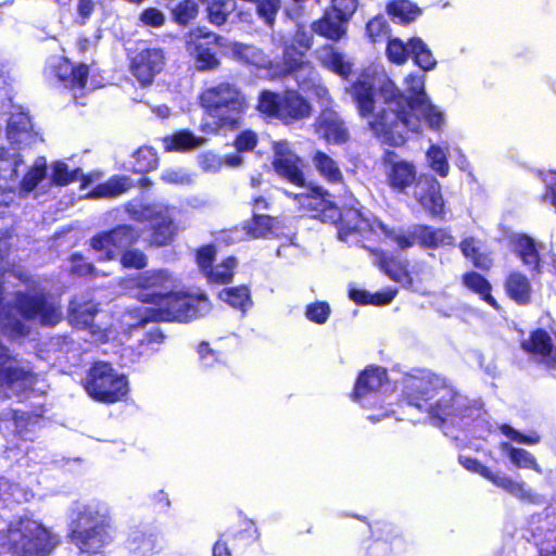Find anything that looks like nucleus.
Wrapping results in <instances>:
<instances>
[{"mask_svg": "<svg viewBox=\"0 0 556 556\" xmlns=\"http://www.w3.org/2000/svg\"><path fill=\"white\" fill-rule=\"evenodd\" d=\"M401 400L419 410L426 409L440 428L470 418L473 412L470 402L452 383L429 370H416L404 377Z\"/></svg>", "mask_w": 556, "mask_h": 556, "instance_id": "obj_1", "label": "nucleus"}, {"mask_svg": "<svg viewBox=\"0 0 556 556\" xmlns=\"http://www.w3.org/2000/svg\"><path fill=\"white\" fill-rule=\"evenodd\" d=\"M405 91L397 87L390 88L386 92L387 106L379 114L376 121L381 128L394 130L397 135L408 138L410 132H418L420 118L415 111L429 99L425 88L422 75L408 74L405 77Z\"/></svg>", "mask_w": 556, "mask_h": 556, "instance_id": "obj_2", "label": "nucleus"}, {"mask_svg": "<svg viewBox=\"0 0 556 556\" xmlns=\"http://www.w3.org/2000/svg\"><path fill=\"white\" fill-rule=\"evenodd\" d=\"M200 100L201 105L213 118L212 125H202L204 131L206 128H211L213 132L238 129L248 109L245 97L230 83H220L205 89Z\"/></svg>", "mask_w": 556, "mask_h": 556, "instance_id": "obj_3", "label": "nucleus"}, {"mask_svg": "<svg viewBox=\"0 0 556 556\" xmlns=\"http://www.w3.org/2000/svg\"><path fill=\"white\" fill-rule=\"evenodd\" d=\"M138 298L143 303L154 305L147 309V316L141 319L142 324L148 321L188 323L201 317L210 306L204 294L153 291Z\"/></svg>", "mask_w": 556, "mask_h": 556, "instance_id": "obj_4", "label": "nucleus"}, {"mask_svg": "<svg viewBox=\"0 0 556 556\" xmlns=\"http://www.w3.org/2000/svg\"><path fill=\"white\" fill-rule=\"evenodd\" d=\"M381 90L382 101L377 106L378 87L370 76L358 77L351 84V98L355 104L358 115L367 119V129L381 143L391 148H400L406 144L407 137L397 135L392 129L381 128L376 122L386 104V92Z\"/></svg>", "mask_w": 556, "mask_h": 556, "instance_id": "obj_5", "label": "nucleus"}, {"mask_svg": "<svg viewBox=\"0 0 556 556\" xmlns=\"http://www.w3.org/2000/svg\"><path fill=\"white\" fill-rule=\"evenodd\" d=\"M68 536L81 553L102 556V549L113 541L111 518L85 506L72 520Z\"/></svg>", "mask_w": 556, "mask_h": 556, "instance_id": "obj_6", "label": "nucleus"}, {"mask_svg": "<svg viewBox=\"0 0 556 556\" xmlns=\"http://www.w3.org/2000/svg\"><path fill=\"white\" fill-rule=\"evenodd\" d=\"M256 110L261 115L279 119L283 125L308 118L313 112L309 101L295 89H286L282 92L261 90Z\"/></svg>", "mask_w": 556, "mask_h": 556, "instance_id": "obj_7", "label": "nucleus"}, {"mask_svg": "<svg viewBox=\"0 0 556 556\" xmlns=\"http://www.w3.org/2000/svg\"><path fill=\"white\" fill-rule=\"evenodd\" d=\"M81 386L92 400L102 404L121 402L129 391L127 377L105 361L91 363Z\"/></svg>", "mask_w": 556, "mask_h": 556, "instance_id": "obj_8", "label": "nucleus"}, {"mask_svg": "<svg viewBox=\"0 0 556 556\" xmlns=\"http://www.w3.org/2000/svg\"><path fill=\"white\" fill-rule=\"evenodd\" d=\"M54 544L53 535L42 525L24 519L12 532L10 548L15 556H47Z\"/></svg>", "mask_w": 556, "mask_h": 556, "instance_id": "obj_9", "label": "nucleus"}, {"mask_svg": "<svg viewBox=\"0 0 556 556\" xmlns=\"http://www.w3.org/2000/svg\"><path fill=\"white\" fill-rule=\"evenodd\" d=\"M271 167L282 180L299 187L307 186V163L300 156L287 140H277L271 143Z\"/></svg>", "mask_w": 556, "mask_h": 556, "instance_id": "obj_10", "label": "nucleus"}, {"mask_svg": "<svg viewBox=\"0 0 556 556\" xmlns=\"http://www.w3.org/2000/svg\"><path fill=\"white\" fill-rule=\"evenodd\" d=\"M140 239L139 230L128 224H121L112 229L99 231L90 238V247L102 253L100 261H113L127 248L135 245Z\"/></svg>", "mask_w": 556, "mask_h": 556, "instance_id": "obj_11", "label": "nucleus"}, {"mask_svg": "<svg viewBox=\"0 0 556 556\" xmlns=\"http://www.w3.org/2000/svg\"><path fill=\"white\" fill-rule=\"evenodd\" d=\"M222 41L220 35L202 27L189 33L186 48L199 71L206 72L219 67L220 60L217 50L223 46Z\"/></svg>", "mask_w": 556, "mask_h": 556, "instance_id": "obj_12", "label": "nucleus"}, {"mask_svg": "<svg viewBox=\"0 0 556 556\" xmlns=\"http://www.w3.org/2000/svg\"><path fill=\"white\" fill-rule=\"evenodd\" d=\"M370 539L366 547L368 556H390L404 554L409 549L410 541L395 525L376 521L370 528Z\"/></svg>", "mask_w": 556, "mask_h": 556, "instance_id": "obj_13", "label": "nucleus"}, {"mask_svg": "<svg viewBox=\"0 0 556 556\" xmlns=\"http://www.w3.org/2000/svg\"><path fill=\"white\" fill-rule=\"evenodd\" d=\"M16 308L23 318L33 320L39 318L43 326H55L62 319L60 308L50 301L47 291L17 292L15 296Z\"/></svg>", "mask_w": 556, "mask_h": 556, "instance_id": "obj_14", "label": "nucleus"}, {"mask_svg": "<svg viewBox=\"0 0 556 556\" xmlns=\"http://www.w3.org/2000/svg\"><path fill=\"white\" fill-rule=\"evenodd\" d=\"M388 187L394 192H405L418 179L417 168L412 161L399 159L394 150L386 149L381 155Z\"/></svg>", "mask_w": 556, "mask_h": 556, "instance_id": "obj_15", "label": "nucleus"}, {"mask_svg": "<svg viewBox=\"0 0 556 556\" xmlns=\"http://www.w3.org/2000/svg\"><path fill=\"white\" fill-rule=\"evenodd\" d=\"M166 55L163 48L146 47L137 51L129 62V70L137 81L146 87L164 70Z\"/></svg>", "mask_w": 556, "mask_h": 556, "instance_id": "obj_16", "label": "nucleus"}, {"mask_svg": "<svg viewBox=\"0 0 556 556\" xmlns=\"http://www.w3.org/2000/svg\"><path fill=\"white\" fill-rule=\"evenodd\" d=\"M458 460L465 469L480 475L508 494L514 495L521 501H533L534 495L530 491L526 490L523 481H514L506 475L495 473L475 457L459 456Z\"/></svg>", "mask_w": 556, "mask_h": 556, "instance_id": "obj_17", "label": "nucleus"}, {"mask_svg": "<svg viewBox=\"0 0 556 556\" xmlns=\"http://www.w3.org/2000/svg\"><path fill=\"white\" fill-rule=\"evenodd\" d=\"M330 193L323 186L311 185L306 193L294 194L302 207L306 210L313 218L323 223H329L337 217L336 203L329 199Z\"/></svg>", "mask_w": 556, "mask_h": 556, "instance_id": "obj_18", "label": "nucleus"}, {"mask_svg": "<svg viewBox=\"0 0 556 556\" xmlns=\"http://www.w3.org/2000/svg\"><path fill=\"white\" fill-rule=\"evenodd\" d=\"M35 378L34 371L21 366L9 348L0 343V389L11 390L15 386L31 383Z\"/></svg>", "mask_w": 556, "mask_h": 556, "instance_id": "obj_19", "label": "nucleus"}, {"mask_svg": "<svg viewBox=\"0 0 556 556\" xmlns=\"http://www.w3.org/2000/svg\"><path fill=\"white\" fill-rule=\"evenodd\" d=\"M389 381L386 368L378 365H368L356 377L351 400L365 406L364 401L372 395H377L380 389Z\"/></svg>", "mask_w": 556, "mask_h": 556, "instance_id": "obj_20", "label": "nucleus"}, {"mask_svg": "<svg viewBox=\"0 0 556 556\" xmlns=\"http://www.w3.org/2000/svg\"><path fill=\"white\" fill-rule=\"evenodd\" d=\"M520 348L527 354L539 357L546 369L556 371V346L547 330L533 329L528 339L520 342Z\"/></svg>", "mask_w": 556, "mask_h": 556, "instance_id": "obj_21", "label": "nucleus"}, {"mask_svg": "<svg viewBox=\"0 0 556 556\" xmlns=\"http://www.w3.org/2000/svg\"><path fill=\"white\" fill-rule=\"evenodd\" d=\"M315 131L327 143L342 146L350 140V130L345 122L333 110H324L316 118Z\"/></svg>", "mask_w": 556, "mask_h": 556, "instance_id": "obj_22", "label": "nucleus"}, {"mask_svg": "<svg viewBox=\"0 0 556 556\" xmlns=\"http://www.w3.org/2000/svg\"><path fill=\"white\" fill-rule=\"evenodd\" d=\"M51 73L65 88L83 90L87 87L89 66L85 63L74 64L67 58L61 56L51 66Z\"/></svg>", "mask_w": 556, "mask_h": 556, "instance_id": "obj_23", "label": "nucleus"}, {"mask_svg": "<svg viewBox=\"0 0 556 556\" xmlns=\"http://www.w3.org/2000/svg\"><path fill=\"white\" fill-rule=\"evenodd\" d=\"M337 217L329 220L338 228V238L346 241L348 237L353 233H361L369 226L367 217L362 210L353 205H344L339 207L336 204Z\"/></svg>", "mask_w": 556, "mask_h": 556, "instance_id": "obj_24", "label": "nucleus"}, {"mask_svg": "<svg viewBox=\"0 0 556 556\" xmlns=\"http://www.w3.org/2000/svg\"><path fill=\"white\" fill-rule=\"evenodd\" d=\"M375 254L377 256V265L386 276L402 287H413L414 279L409 270L408 261L390 255L382 250L377 251Z\"/></svg>", "mask_w": 556, "mask_h": 556, "instance_id": "obj_25", "label": "nucleus"}, {"mask_svg": "<svg viewBox=\"0 0 556 556\" xmlns=\"http://www.w3.org/2000/svg\"><path fill=\"white\" fill-rule=\"evenodd\" d=\"M136 220H143L141 217H135ZM144 219L150 222V244L154 247H165L172 243L177 229L174 219L161 212H152Z\"/></svg>", "mask_w": 556, "mask_h": 556, "instance_id": "obj_26", "label": "nucleus"}, {"mask_svg": "<svg viewBox=\"0 0 556 556\" xmlns=\"http://www.w3.org/2000/svg\"><path fill=\"white\" fill-rule=\"evenodd\" d=\"M424 190L418 197L420 205L434 218H443L445 214V203L442 195V187L433 176H421Z\"/></svg>", "mask_w": 556, "mask_h": 556, "instance_id": "obj_27", "label": "nucleus"}, {"mask_svg": "<svg viewBox=\"0 0 556 556\" xmlns=\"http://www.w3.org/2000/svg\"><path fill=\"white\" fill-rule=\"evenodd\" d=\"M462 286L470 293L478 295V298L498 311L501 308L498 302L493 296V287L491 281L481 273L469 269L465 271L460 277Z\"/></svg>", "mask_w": 556, "mask_h": 556, "instance_id": "obj_28", "label": "nucleus"}, {"mask_svg": "<svg viewBox=\"0 0 556 556\" xmlns=\"http://www.w3.org/2000/svg\"><path fill=\"white\" fill-rule=\"evenodd\" d=\"M504 290L506 295L518 305L525 306L531 302V282L527 275L519 270H511L506 275Z\"/></svg>", "mask_w": 556, "mask_h": 556, "instance_id": "obj_29", "label": "nucleus"}, {"mask_svg": "<svg viewBox=\"0 0 556 556\" xmlns=\"http://www.w3.org/2000/svg\"><path fill=\"white\" fill-rule=\"evenodd\" d=\"M126 548L132 556H153L161 552L162 545L155 533L136 529L128 535Z\"/></svg>", "mask_w": 556, "mask_h": 556, "instance_id": "obj_30", "label": "nucleus"}, {"mask_svg": "<svg viewBox=\"0 0 556 556\" xmlns=\"http://www.w3.org/2000/svg\"><path fill=\"white\" fill-rule=\"evenodd\" d=\"M348 22L341 21L337 13L326 9L321 16L312 23L311 28L319 37L339 41L346 34Z\"/></svg>", "mask_w": 556, "mask_h": 556, "instance_id": "obj_31", "label": "nucleus"}, {"mask_svg": "<svg viewBox=\"0 0 556 556\" xmlns=\"http://www.w3.org/2000/svg\"><path fill=\"white\" fill-rule=\"evenodd\" d=\"M458 248L463 256L470 261L471 265L482 271L489 273L494 266L492 252H483L480 250V241L472 237H465L458 243Z\"/></svg>", "mask_w": 556, "mask_h": 556, "instance_id": "obj_32", "label": "nucleus"}, {"mask_svg": "<svg viewBox=\"0 0 556 556\" xmlns=\"http://www.w3.org/2000/svg\"><path fill=\"white\" fill-rule=\"evenodd\" d=\"M256 539L257 531L255 527L249 526L232 534L229 544L226 541L218 540L213 546V556H231L230 547L235 551H241L252 545Z\"/></svg>", "mask_w": 556, "mask_h": 556, "instance_id": "obj_33", "label": "nucleus"}, {"mask_svg": "<svg viewBox=\"0 0 556 556\" xmlns=\"http://www.w3.org/2000/svg\"><path fill=\"white\" fill-rule=\"evenodd\" d=\"M31 132L33 124L26 112L16 111L10 114L5 127V135L12 144L20 146L30 137Z\"/></svg>", "mask_w": 556, "mask_h": 556, "instance_id": "obj_34", "label": "nucleus"}, {"mask_svg": "<svg viewBox=\"0 0 556 556\" xmlns=\"http://www.w3.org/2000/svg\"><path fill=\"white\" fill-rule=\"evenodd\" d=\"M417 242L426 249H438L443 245H455V238L444 228H433L429 225L416 227Z\"/></svg>", "mask_w": 556, "mask_h": 556, "instance_id": "obj_35", "label": "nucleus"}, {"mask_svg": "<svg viewBox=\"0 0 556 556\" xmlns=\"http://www.w3.org/2000/svg\"><path fill=\"white\" fill-rule=\"evenodd\" d=\"M98 312V305L91 301L81 302L73 299L70 301L67 314L71 321L76 326L90 328Z\"/></svg>", "mask_w": 556, "mask_h": 556, "instance_id": "obj_36", "label": "nucleus"}, {"mask_svg": "<svg viewBox=\"0 0 556 556\" xmlns=\"http://www.w3.org/2000/svg\"><path fill=\"white\" fill-rule=\"evenodd\" d=\"M312 162L318 174L330 184H341L343 174L338 163L326 152L317 150L312 155Z\"/></svg>", "mask_w": 556, "mask_h": 556, "instance_id": "obj_37", "label": "nucleus"}, {"mask_svg": "<svg viewBox=\"0 0 556 556\" xmlns=\"http://www.w3.org/2000/svg\"><path fill=\"white\" fill-rule=\"evenodd\" d=\"M163 142L166 151L185 152L201 146L203 139L189 129H181L164 137Z\"/></svg>", "mask_w": 556, "mask_h": 556, "instance_id": "obj_38", "label": "nucleus"}, {"mask_svg": "<svg viewBox=\"0 0 556 556\" xmlns=\"http://www.w3.org/2000/svg\"><path fill=\"white\" fill-rule=\"evenodd\" d=\"M52 184L59 187L71 185L77 180L81 181V186L86 187L90 182V178L81 173L80 168L70 169L68 165L63 161H56L52 165Z\"/></svg>", "mask_w": 556, "mask_h": 556, "instance_id": "obj_39", "label": "nucleus"}, {"mask_svg": "<svg viewBox=\"0 0 556 556\" xmlns=\"http://www.w3.org/2000/svg\"><path fill=\"white\" fill-rule=\"evenodd\" d=\"M281 63L283 73L287 75L295 74L300 70H313L311 62L306 59V52L295 45L285 46Z\"/></svg>", "mask_w": 556, "mask_h": 556, "instance_id": "obj_40", "label": "nucleus"}, {"mask_svg": "<svg viewBox=\"0 0 556 556\" xmlns=\"http://www.w3.org/2000/svg\"><path fill=\"white\" fill-rule=\"evenodd\" d=\"M323 50L325 53L320 58L321 65L334 74L348 78L352 68L351 63L344 59V55L332 45H325Z\"/></svg>", "mask_w": 556, "mask_h": 556, "instance_id": "obj_41", "label": "nucleus"}, {"mask_svg": "<svg viewBox=\"0 0 556 556\" xmlns=\"http://www.w3.org/2000/svg\"><path fill=\"white\" fill-rule=\"evenodd\" d=\"M169 10L170 20L179 27H188L199 15V4L195 0H178Z\"/></svg>", "mask_w": 556, "mask_h": 556, "instance_id": "obj_42", "label": "nucleus"}, {"mask_svg": "<svg viewBox=\"0 0 556 556\" xmlns=\"http://www.w3.org/2000/svg\"><path fill=\"white\" fill-rule=\"evenodd\" d=\"M46 176L47 162L43 156H39L34 161L22 179H17V187L21 192L29 193L38 187V185L46 178Z\"/></svg>", "mask_w": 556, "mask_h": 556, "instance_id": "obj_43", "label": "nucleus"}, {"mask_svg": "<svg viewBox=\"0 0 556 556\" xmlns=\"http://www.w3.org/2000/svg\"><path fill=\"white\" fill-rule=\"evenodd\" d=\"M24 163L21 153H15L11 162L0 165V195L14 192L17 187L18 167Z\"/></svg>", "mask_w": 556, "mask_h": 556, "instance_id": "obj_44", "label": "nucleus"}, {"mask_svg": "<svg viewBox=\"0 0 556 556\" xmlns=\"http://www.w3.org/2000/svg\"><path fill=\"white\" fill-rule=\"evenodd\" d=\"M168 276L165 270L157 269V270H146L143 273L138 274L132 279V288H136L138 290H141L142 292L139 294V296L143 293H150V292H161L160 289L165 285L167 281Z\"/></svg>", "mask_w": 556, "mask_h": 556, "instance_id": "obj_45", "label": "nucleus"}, {"mask_svg": "<svg viewBox=\"0 0 556 556\" xmlns=\"http://www.w3.org/2000/svg\"><path fill=\"white\" fill-rule=\"evenodd\" d=\"M132 159L131 166L128 168L130 173L144 175L159 167L157 153L151 147L143 146L138 148Z\"/></svg>", "mask_w": 556, "mask_h": 556, "instance_id": "obj_46", "label": "nucleus"}, {"mask_svg": "<svg viewBox=\"0 0 556 556\" xmlns=\"http://www.w3.org/2000/svg\"><path fill=\"white\" fill-rule=\"evenodd\" d=\"M500 450L507 454L510 462L517 468L531 469L535 472L541 473L542 469L536 462V458L527 450L515 447L508 442H502L500 444Z\"/></svg>", "mask_w": 556, "mask_h": 556, "instance_id": "obj_47", "label": "nucleus"}, {"mask_svg": "<svg viewBox=\"0 0 556 556\" xmlns=\"http://www.w3.org/2000/svg\"><path fill=\"white\" fill-rule=\"evenodd\" d=\"M516 254L522 263L534 270L540 268V254L536 250L534 240L528 235H519L515 239Z\"/></svg>", "mask_w": 556, "mask_h": 556, "instance_id": "obj_48", "label": "nucleus"}, {"mask_svg": "<svg viewBox=\"0 0 556 556\" xmlns=\"http://www.w3.org/2000/svg\"><path fill=\"white\" fill-rule=\"evenodd\" d=\"M219 299L240 311H247L252 305L250 289L244 286L225 288L219 292Z\"/></svg>", "mask_w": 556, "mask_h": 556, "instance_id": "obj_49", "label": "nucleus"}, {"mask_svg": "<svg viewBox=\"0 0 556 556\" xmlns=\"http://www.w3.org/2000/svg\"><path fill=\"white\" fill-rule=\"evenodd\" d=\"M136 184L127 176L114 175L108 181L99 184L93 193L98 197H115L135 187Z\"/></svg>", "mask_w": 556, "mask_h": 556, "instance_id": "obj_50", "label": "nucleus"}, {"mask_svg": "<svg viewBox=\"0 0 556 556\" xmlns=\"http://www.w3.org/2000/svg\"><path fill=\"white\" fill-rule=\"evenodd\" d=\"M410 56L414 63L424 71H431L435 67L437 61L431 50L420 37L410 38Z\"/></svg>", "mask_w": 556, "mask_h": 556, "instance_id": "obj_51", "label": "nucleus"}, {"mask_svg": "<svg viewBox=\"0 0 556 556\" xmlns=\"http://www.w3.org/2000/svg\"><path fill=\"white\" fill-rule=\"evenodd\" d=\"M275 218L267 214L253 213L250 220L247 222L243 229L252 238H266L273 232Z\"/></svg>", "mask_w": 556, "mask_h": 556, "instance_id": "obj_52", "label": "nucleus"}, {"mask_svg": "<svg viewBox=\"0 0 556 556\" xmlns=\"http://www.w3.org/2000/svg\"><path fill=\"white\" fill-rule=\"evenodd\" d=\"M233 0H211L206 8L207 20L215 26L224 25L233 11Z\"/></svg>", "mask_w": 556, "mask_h": 556, "instance_id": "obj_53", "label": "nucleus"}, {"mask_svg": "<svg viewBox=\"0 0 556 556\" xmlns=\"http://www.w3.org/2000/svg\"><path fill=\"white\" fill-rule=\"evenodd\" d=\"M238 261L230 255L223 260L213 270H210L207 280L213 283L228 285L231 282Z\"/></svg>", "mask_w": 556, "mask_h": 556, "instance_id": "obj_54", "label": "nucleus"}, {"mask_svg": "<svg viewBox=\"0 0 556 556\" xmlns=\"http://www.w3.org/2000/svg\"><path fill=\"white\" fill-rule=\"evenodd\" d=\"M410 38L407 42L397 37L388 39L386 54L391 63L403 65L410 56Z\"/></svg>", "mask_w": 556, "mask_h": 556, "instance_id": "obj_55", "label": "nucleus"}, {"mask_svg": "<svg viewBox=\"0 0 556 556\" xmlns=\"http://www.w3.org/2000/svg\"><path fill=\"white\" fill-rule=\"evenodd\" d=\"M0 331L10 339H17L27 337L30 328L21 318L5 314L0 321Z\"/></svg>", "mask_w": 556, "mask_h": 556, "instance_id": "obj_56", "label": "nucleus"}, {"mask_svg": "<svg viewBox=\"0 0 556 556\" xmlns=\"http://www.w3.org/2000/svg\"><path fill=\"white\" fill-rule=\"evenodd\" d=\"M390 33V25L381 14L374 16L366 24V34L372 42H381L389 39Z\"/></svg>", "mask_w": 556, "mask_h": 556, "instance_id": "obj_57", "label": "nucleus"}, {"mask_svg": "<svg viewBox=\"0 0 556 556\" xmlns=\"http://www.w3.org/2000/svg\"><path fill=\"white\" fill-rule=\"evenodd\" d=\"M388 12L393 17L400 18L404 24L414 21L419 14V9L407 0H393L388 5Z\"/></svg>", "mask_w": 556, "mask_h": 556, "instance_id": "obj_58", "label": "nucleus"}, {"mask_svg": "<svg viewBox=\"0 0 556 556\" xmlns=\"http://www.w3.org/2000/svg\"><path fill=\"white\" fill-rule=\"evenodd\" d=\"M216 247L213 243L201 245L197 249L195 261L201 273L207 278L210 270L214 268L216 258Z\"/></svg>", "mask_w": 556, "mask_h": 556, "instance_id": "obj_59", "label": "nucleus"}, {"mask_svg": "<svg viewBox=\"0 0 556 556\" xmlns=\"http://www.w3.org/2000/svg\"><path fill=\"white\" fill-rule=\"evenodd\" d=\"M430 167L440 176L446 177L450 173V165L446 154L439 146H431L427 152Z\"/></svg>", "mask_w": 556, "mask_h": 556, "instance_id": "obj_60", "label": "nucleus"}, {"mask_svg": "<svg viewBox=\"0 0 556 556\" xmlns=\"http://www.w3.org/2000/svg\"><path fill=\"white\" fill-rule=\"evenodd\" d=\"M138 21L142 26L161 28L166 24V16L159 8L147 7L139 13Z\"/></svg>", "mask_w": 556, "mask_h": 556, "instance_id": "obj_61", "label": "nucleus"}, {"mask_svg": "<svg viewBox=\"0 0 556 556\" xmlns=\"http://www.w3.org/2000/svg\"><path fill=\"white\" fill-rule=\"evenodd\" d=\"M119 263L125 268L142 269L148 265V256L139 249L127 248L119 255Z\"/></svg>", "mask_w": 556, "mask_h": 556, "instance_id": "obj_62", "label": "nucleus"}, {"mask_svg": "<svg viewBox=\"0 0 556 556\" xmlns=\"http://www.w3.org/2000/svg\"><path fill=\"white\" fill-rule=\"evenodd\" d=\"M256 12L261 18L270 27L274 26L277 13L281 8V0H258Z\"/></svg>", "mask_w": 556, "mask_h": 556, "instance_id": "obj_63", "label": "nucleus"}, {"mask_svg": "<svg viewBox=\"0 0 556 556\" xmlns=\"http://www.w3.org/2000/svg\"><path fill=\"white\" fill-rule=\"evenodd\" d=\"M70 261V273L72 275L78 277H94L97 275L94 265L90 262H87L81 253L72 254Z\"/></svg>", "mask_w": 556, "mask_h": 556, "instance_id": "obj_64", "label": "nucleus"}]
</instances>
